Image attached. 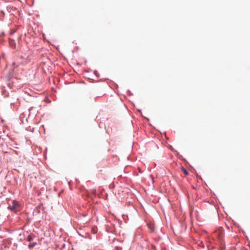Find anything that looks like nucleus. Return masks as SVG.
I'll list each match as a JSON object with an SVG mask.
<instances>
[{"label": "nucleus", "instance_id": "nucleus-3", "mask_svg": "<svg viewBox=\"0 0 250 250\" xmlns=\"http://www.w3.org/2000/svg\"><path fill=\"white\" fill-rule=\"evenodd\" d=\"M182 170L183 172L185 173V175H187L188 174V171L184 167L182 168Z\"/></svg>", "mask_w": 250, "mask_h": 250}, {"label": "nucleus", "instance_id": "nucleus-2", "mask_svg": "<svg viewBox=\"0 0 250 250\" xmlns=\"http://www.w3.org/2000/svg\"><path fill=\"white\" fill-rule=\"evenodd\" d=\"M148 225V227L149 228V229L152 231L154 230V225L153 224H147Z\"/></svg>", "mask_w": 250, "mask_h": 250}, {"label": "nucleus", "instance_id": "nucleus-5", "mask_svg": "<svg viewBox=\"0 0 250 250\" xmlns=\"http://www.w3.org/2000/svg\"><path fill=\"white\" fill-rule=\"evenodd\" d=\"M117 250H122V248L118 247V248H117Z\"/></svg>", "mask_w": 250, "mask_h": 250}, {"label": "nucleus", "instance_id": "nucleus-6", "mask_svg": "<svg viewBox=\"0 0 250 250\" xmlns=\"http://www.w3.org/2000/svg\"><path fill=\"white\" fill-rule=\"evenodd\" d=\"M28 239L29 241H30V240H31L30 237L29 236H28Z\"/></svg>", "mask_w": 250, "mask_h": 250}, {"label": "nucleus", "instance_id": "nucleus-4", "mask_svg": "<svg viewBox=\"0 0 250 250\" xmlns=\"http://www.w3.org/2000/svg\"><path fill=\"white\" fill-rule=\"evenodd\" d=\"M35 244H34H34H30V245H29V247L30 248H32V247H33L34 246Z\"/></svg>", "mask_w": 250, "mask_h": 250}, {"label": "nucleus", "instance_id": "nucleus-1", "mask_svg": "<svg viewBox=\"0 0 250 250\" xmlns=\"http://www.w3.org/2000/svg\"><path fill=\"white\" fill-rule=\"evenodd\" d=\"M8 208L15 213H17L20 210V207L19 203L15 200L12 201V205H9Z\"/></svg>", "mask_w": 250, "mask_h": 250}]
</instances>
